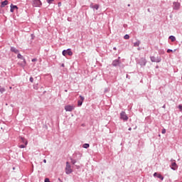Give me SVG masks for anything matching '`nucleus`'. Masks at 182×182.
I'll return each mask as SVG.
<instances>
[{"label":"nucleus","mask_w":182,"mask_h":182,"mask_svg":"<svg viewBox=\"0 0 182 182\" xmlns=\"http://www.w3.org/2000/svg\"><path fill=\"white\" fill-rule=\"evenodd\" d=\"M73 173V170L72 169V166H70V164L69 162H66V166H65V173L66 174H72Z\"/></svg>","instance_id":"1"},{"label":"nucleus","mask_w":182,"mask_h":182,"mask_svg":"<svg viewBox=\"0 0 182 182\" xmlns=\"http://www.w3.org/2000/svg\"><path fill=\"white\" fill-rule=\"evenodd\" d=\"M112 66L114 68H117V66H120L122 65V61H120V57H118V59L114 60L112 63Z\"/></svg>","instance_id":"2"},{"label":"nucleus","mask_w":182,"mask_h":182,"mask_svg":"<svg viewBox=\"0 0 182 182\" xmlns=\"http://www.w3.org/2000/svg\"><path fill=\"white\" fill-rule=\"evenodd\" d=\"M63 55L66 56L68 55V56H72L73 55V52H72V49L68 48L67 50H63Z\"/></svg>","instance_id":"3"},{"label":"nucleus","mask_w":182,"mask_h":182,"mask_svg":"<svg viewBox=\"0 0 182 182\" xmlns=\"http://www.w3.org/2000/svg\"><path fill=\"white\" fill-rule=\"evenodd\" d=\"M120 119L124 122H127V120H129V117H127V114H126L125 112L122 111L120 113Z\"/></svg>","instance_id":"4"},{"label":"nucleus","mask_w":182,"mask_h":182,"mask_svg":"<svg viewBox=\"0 0 182 182\" xmlns=\"http://www.w3.org/2000/svg\"><path fill=\"white\" fill-rule=\"evenodd\" d=\"M42 1L41 0H33V6L35 8H41Z\"/></svg>","instance_id":"5"},{"label":"nucleus","mask_w":182,"mask_h":182,"mask_svg":"<svg viewBox=\"0 0 182 182\" xmlns=\"http://www.w3.org/2000/svg\"><path fill=\"white\" fill-rule=\"evenodd\" d=\"M181 6V4L180 3H178V1H174L173 3V11H178V9H180Z\"/></svg>","instance_id":"6"},{"label":"nucleus","mask_w":182,"mask_h":182,"mask_svg":"<svg viewBox=\"0 0 182 182\" xmlns=\"http://www.w3.org/2000/svg\"><path fill=\"white\" fill-rule=\"evenodd\" d=\"M150 59L151 62H156V63H160V62H161V57L160 56H158L156 58L154 56H151Z\"/></svg>","instance_id":"7"},{"label":"nucleus","mask_w":182,"mask_h":182,"mask_svg":"<svg viewBox=\"0 0 182 182\" xmlns=\"http://www.w3.org/2000/svg\"><path fill=\"white\" fill-rule=\"evenodd\" d=\"M139 65H140V66H146V63H147V60H146L145 58H141L139 61H138Z\"/></svg>","instance_id":"8"},{"label":"nucleus","mask_w":182,"mask_h":182,"mask_svg":"<svg viewBox=\"0 0 182 182\" xmlns=\"http://www.w3.org/2000/svg\"><path fill=\"white\" fill-rule=\"evenodd\" d=\"M65 112H73V110H75V105H65Z\"/></svg>","instance_id":"9"},{"label":"nucleus","mask_w":182,"mask_h":182,"mask_svg":"<svg viewBox=\"0 0 182 182\" xmlns=\"http://www.w3.org/2000/svg\"><path fill=\"white\" fill-rule=\"evenodd\" d=\"M80 100L77 101V106L79 107H80V106H82V105H83V102L85 100V97L80 95Z\"/></svg>","instance_id":"10"},{"label":"nucleus","mask_w":182,"mask_h":182,"mask_svg":"<svg viewBox=\"0 0 182 182\" xmlns=\"http://www.w3.org/2000/svg\"><path fill=\"white\" fill-rule=\"evenodd\" d=\"M20 139L21 143H23L25 146H28V140L25 137L20 136Z\"/></svg>","instance_id":"11"},{"label":"nucleus","mask_w":182,"mask_h":182,"mask_svg":"<svg viewBox=\"0 0 182 182\" xmlns=\"http://www.w3.org/2000/svg\"><path fill=\"white\" fill-rule=\"evenodd\" d=\"M17 58H18V59H21V60H23L24 65H26V60H25V58H23V56L22 55H21V53H18L17 55Z\"/></svg>","instance_id":"12"},{"label":"nucleus","mask_w":182,"mask_h":182,"mask_svg":"<svg viewBox=\"0 0 182 182\" xmlns=\"http://www.w3.org/2000/svg\"><path fill=\"white\" fill-rule=\"evenodd\" d=\"M171 170H177L178 168V166H177V164L176 162H173L171 164Z\"/></svg>","instance_id":"13"},{"label":"nucleus","mask_w":182,"mask_h":182,"mask_svg":"<svg viewBox=\"0 0 182 182\" xmlns=\"http://www.w3.org/2000/svg\"><path fill=\"white\" fill-rule=\"evenodd\" d=\"M8 4H9V1H8V0H5L1 2L0 7L5 8V6H6V5H8Z\"/></svg>","instance_id":"14"},{"label":"nucleus","mask_w":182,"mask_h":182,"mask_svg":"<svg viewBox=\"0 0 182 182\" xmlns=\"http://www.w3.org/2000/svg\"><path fill=\"white\" fill-rule=\"evenodd\" d=\"M10 8V12H14L15 9H18V6H15L11 4Z\"/></svg>","instance_id":"15"},{"label":"nucleus","mask_w":182,"mask_h":182,"mask_svg":"<svg viewBox=\"0 0 182 182\" xmlns=\"http://www.w3.org/2000/svg\"><path fill=\"white\" fill-rule=\"evenodd\" d=\"M11 52H13L14 53H19V50L16 49L15 47H11Z\"/></svg>","instance_id":"16"},{"label":"nucleus","mask_w":182,"mask_h":182,"mask_svg":"<svg viewBox=\"0 0 182 182\" xmlns=\"http://www.w3.org/2000/svg\"><path fill=\"white\" fill-rule=\"evenodd\" d=\"M140 43H141V42H140V41L138 40L135 43H134V46L135 48L139 47L140 46Z\"/></svg>","instance_id":"17"},{"label":"nucleus","mask_w":182,"mask_h":182,"mask_svg":"<svg viewBox=\"0 0 182 182\" xmlns=\"http://www.w3.org/2000/svg\"><path fill=\"white\" fill-rule=\"evenodd\" d=\"M158 178H160V180H161V181H163L164 180V176H161V174L159 173L157 176Z\"/></svg>","instance_id":"18"},{"label":"nucleus","mask_w":182,"mask_h":182,"mask_svg":"<svg viewBox=\"0 0 182 182\" xmlns=\"http://www.w3.org/2000/svg\"><path fill=\"white\" fill-rule=\"evenodd\" d=\"M83 149H89L90 147V145L89 144H84L82 145Z\"/></svg>","instance_id":"19"},{"label":"nucleus","mask_w":182,"mask_h":182,"mask_svg":"<svg viewBox=\"0 0 182 182\" xmlns=\"http://www.w3.org/2000/svg\"><path fill=\"white\" fill-rule=\"evenodd\" d=\"M169 39H171V42H174L176 41V37L174 36H170Z\"/></svg>","instance_id":"20"},{"label":"nucleus","mask_w":182,"mask_h":182,"mask_svg":"<svg viewBox=\"0 0 182 182\" xmlns=\"http://www.w3.org/2000/svg\"><path fill=\"white\" fill-rule=\"evenodd\" d=\"M92 9H96V11H97V9H99V4H95Z\"/></svg>","instance_id":"21"},{"label":"nucleus","mask_w":182,"mask_h":182,"mask_svg":"<svg viewBox=\"0 0 182 182\" xmlns=\"http://www.w3.org/2000/svg\"><path fill=\"white\" fill-rule=\"evenodd\" d=\"M124 39H130V36H129V34H126L124 36Z\"/></svg>","instance_id":"22"},{"label":"nucleus","mask_w":182,"mask_h":182,"mask_svg":"<svg viewBox=\"0 0 182 182\" xmlns=\"http://www.w3.org/2000/svg\"><path fill=\"white\" fill-rule=\"evenodd\" d=\"M19 149H25V147H26V145L25 144H21L18 146Z\"/></svg>","instance_id":"23"},{"label":"nucleus","mask_w":182,"mask_h":182,"mask_svg":"<svg viewBox=\"0 0 182 182\" xmlns=\"http://www.w3.org/2000/svg\"><path fill=\"white\" fill-rule=\"evenodd\" d=\"M71 163H72V164H73V165L76 164V160H75V159H71Z\"/></svg>","instance_id":"24"},{"label":"nucleus","mask_w":182,"mask_h":182,"mask_svg":"<svg viewBox=\"0 0 182 182\" xmlns=\"http://www.w3.org/2000/svg\"><path fill=\"white\" fill-rule=\"evenodd\" d=\"M159 55H164V50H160L159 51Z\"/></svg>","instance_id":"25"},{"label":"nucleus","mask_w":182,"mask_h":182,"mask_svg":"<svg viewBox=\"0 0 182 182\" xmlns=\"http://www.w3.org/2000/svg\"><path fill=\"white\" fill-rule=\"evenodd\" d=\"M0 92H1V93H4V92H5V88L1 87V88H0Z\"/></svg>","instance_id":"26"},{"label":"nucleus","mask_w":182,"mask_h":182,"mask_svg":"<svg viewBox=\"0 0 182 182\" xmlns=\"http://www.w3.org/2000/svg\"><path fill=\"white\" fill-rule=\"evenodd\" d=\"M178 107L180 112H182V105H179Z\"/></svg>","instance_id":"27"},{"label":"nucleus","mask_w":182,"mask_h":182,"mask_svg":"<svg viewBox=\"0 0 182 182\" xmlns=\"http://www.w3.org/2000/svg\"><path fill=\"white\" fill-rule=\"evenodd\" d=\"M44 182H50V181L49 180V178H46Z\"/></svg>","instance_id":"28"},{"label":"nucleus","mask_w":182,"mask_h":182,"mask_svg":"<svg viewBox=\"0 0 182 182\" xmlns=\"http://www.w3.org/2000/svg\"><path fill=\"white\" fill-rule=\"evenodd\" d=\"M48 4H50L53 2V0H47Z\"/></svg>","instance_id":"29"},{"label":"nucleus","mask_w":182,"mask_h":182,"mask_svg":"<svg viewBox=\"0 0 182 182\" xmlns=\"http://www.w3.org/2000/svg\"><path fill=\"white\" fill-rule=\"evenodd\" d=\"M161 133L162 134H166V129H163Z\"/></svg>","instance_id":"30"},{"label":"nucleus","mask_w":182,"mask_h":182,"mask_svg":"<svg viewBox=\"0 0 182 182\" xmlns=\"http://www.w3.org/2000/svg\"><path fill=\"white\" fill-rule=\"evenodd\" d=\"M94 6H95V5H93V3H91L90 5V7L93 9Z\"/></svg>","instance_id":"31"},{"label":"nucleus","mask_w":182,"mask_h":182,"mask_svg":"<svg viewBox=\"0 0 182 182\" xmlns=\"http://www.w3.org/2000/svg\"><path fill=\"white\" fill-rule=\"evenodd\" d=\"M159 176V173H157V172H155L154 173V177H157Z\"/></svg>","instance_id":"32"},{"label":"nucleus","mask_w":182,"mask_h":182,"mask_svg":"<svg viewBox=\"0 0 182 182\" xmlns=\"http://www.w3.org/2000/svg\"><path fill=\"white\" fill-rule=\"evenodd\" d=\"M166 52H167V53H170V52H173V50H171V49H168Z\"/></svg>","instance_id":"33"},{"label":"nucleus","mask_w":182,"mask_h":182,"mask_svg":"<svg viewBox=\"0 0 182 182\" xmlns=\"http://www.w3.org/2000/svg\"><path fill=\"white\" fill-rule=\"evenodd\" d=\"M30 82L31 83H33V78L32 77H30Z\"/></svg>","instance_id":"34"},{"label":"nucleus","mask_w":182,"mask_h":182,"mask_svg":"<svg viewBox=\"0 0 182 182\" xmlns=\"http://www.w3.org/2000/svg\"><path fill=\"white\" fill-rule=\"evenodd\" d=\"M107 92H109V89L108 88H105L104 92L105 93H107Z\"/></svg>","instance_id":"35"},{"label":"nucleus","mask_w":182,"mask_h":182,"mask_svg":"<svg viewBox=\"0 0 182 182\" xmlns=\"http://www.w3.org/2000/svg\"><path fill=\"white\" fill-rule=\"evenodd\" d=\"M36 60H38V59H36V58H33V59L31 60L32 62H36Z\"/></svg>","instance_id":"36"},{"label":"nucleus","mask_w":182,"mask_h":182,"mask_svg":"<svg viewBox=\"0 0 182 182\" xmlns=\"http://www.w3.org/2000/svg\"><path fill=\"white\" fill-rule=\"evenodd\" d=\"M126 77H127V79H130V75H129L128 74H127Z\"/></svg>","instance_id":"37"},{"label":"nucleus","mask_w":182,"mask_h":182,"mask_svg":"<svg viewBox=\"0 0 182 182\" xmlns=\"http://www.w3.org/2000/svg\"><path fill=\"white\" fill-rule=\"evenodd\" d=\"M113 50H117V48L116 47H114V48H113Z\"/></svg>","instance_id":"38"},{"label":"nucleus","mask_w":182,"mask_h":182,"mask_svg":"<svg viewBox=\"0 0 182 182\" xmlns=\"http://www.w3.org/2000/svg\"><path fill=\"white\" fill-rule=\"evenodd\" d=\"M60 5H62V3L59 2L58 3V6H60Z\"/></svg>","instance_id":"39"},{"label":"nucleus","mask_w":182,"mask_h":182,"mask_svg":"<svg viewBox=\"0 0 182 182\" xmlns=\"http://www.w3.org/2000/svg\"><path fill=\"white\" fill-rule=\"evenodd\" d=\"M62 68H65V64L61 65Z\"/></svg>","instance_id":"40"},{"label":"nucleus","mask_w":182,"mask_h":182,"mask_svg":"<svg viewBox=\"0 0 182 182\" xmlns=\"http://www.w3.org/2000/svg\"><path fill=\"white\" fill-rule=\"evenodd\" d=\"M128 130L130 132V131H132V127H129V129H128Z\"/></svg>","instance_id":"41"},{"label":"nucleus","mask_w":182,"mask_h":182,"mask_svg":"<svg viewBox=\"0 0 182 182\" xmlns=\"http://www.w3.org/2000/svg\"><path fill=\"white\" fill-rule=\"evenodd\" d=\"M43 163H46V159H43Z\"/></svg>","instance_id":"42"},{"label":"nucleus","mask_w":182,"mask_h":182,"mask_svg":"<svg viewBox=\"0 0 182 182\" xmlns=\"http://www.w3.org/2000/svg\"><path fill=\"white\" fill-rule=\"evenodd\" d=\"M147 11H148V12H151V11H150V9H148Z\"/></svg>","instance_id":"43"},{"label":"nucleus","mask_w":182,"mask_h":182,"mask_svg":"<svg viewBox=\"0 0 182 182\" xmlns=\"http://www.w3.org/2000/svg\"><path fill=\"white\" fill-rule=\"evenodd\" d=\"M0 14H2V11H1V9H0Z\"/></svg>","instance_id":"44"},{"label":"nucleus","mask_w":182,"mask_h":182,"mask_svg":"<svg viewBox=\"0 0 182 182\" xmlns=\"http://www.w3.org/2000/svg\"><path fill=\"white\" fill-rule=\"evenodd\" d=\"M65 92H68V90H65Z\"/></svg>","instance_id":"45"},{"label":"nucleus","mask_w":182,"mask_h":182,"mask_svg":"<svg viewBox=\"0 0 182 182\" xmlns=\"http://www.w3.org/2000/svg\"><path fill=\"white\" fill-rule=\"evenodd\" d=\"M128 6H130V4H128Z\"/></svg>","instance_id":"46"}]
</instances>
